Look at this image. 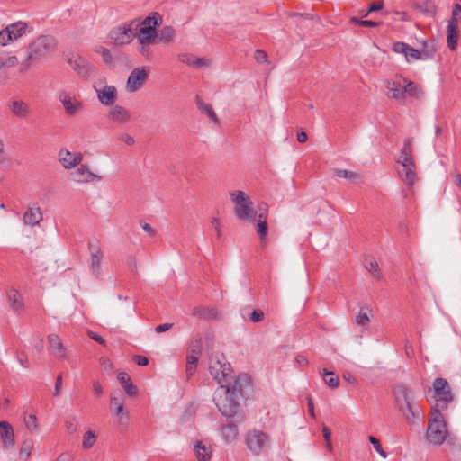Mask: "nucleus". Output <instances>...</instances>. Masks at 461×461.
Listing matches in <instances>:
<instances>
[{"label":"nucleus","mask_w":461,"mask_h":461,"mask_svg":"<svg viewBox=\"0 0 461 461\" xmlns=\"http://www.w3.org/2000/svg\"><path fill=\"white\" fill-rule=\"evenodd\" d=\"M383 8H384L383 1L374 2L369 5L368 9L366 10V14H370L371 13L381 11Z\"/></svg>","instance_id":"obj_55"},{"label":"nucleus","mask_w":461,"mask_h":461,"mask_svg":"<svg viewBox=\"0 0 461 461\" xmlns=\"http://www.w3.org/2000/svg\"><path fill=\"white\" fill-rule=\"evenodd\" d=\"M258 221L256 225L257 233L258 234L260 238V241L262 244L266 242V239L268 233V225L266 221L267 218V212L266 211L264 212H260L258 214Z\"/></svg>","instance_id":"obj_31"},{"label":"nucleus","mask_w":461,"mask_h":461,"mask_svg":"<svg viewBox=\"0 0 461 461\" xmlns=\"http://www.w3.org/2000/svg\"><path fill=\"white\" fill-rule=\"evenodd\" d=\"M11 112L19 118H25L30 113L27 104L22 100H14L9 104Z\"/></svg>","instance_id":"obj_29"},{"label":"nucleus","mask_w":461,"mask_h":461,"mask_svg":"<svg viewBox=\"0 0 461 461\" xmlns=\"http://www.w3.org/2000/svg\"><path fill=\"white\" fill-rule=\"evenodd\" d=\"M422 57L423 56L421 54L420 50L414 49V48H412L411 46L409 45L408 51H407V56H406V60L408 62H411L412 60L422 59Z\"/></svg>","instance_id":"obj_49"},{"label":"nucleus","mask_w":461,"mask_h":461,"mask_svg":"<svg viewBox=\"0 0 461 461\" xmlns=\"http://www.w3.org/2000/svg\"><path fill=\"white\" fill-rule=\"evenodd\" d=\"M254 58L258 62L264 63L267 60V54L263 50H257Z\"/></svg>","instance_id":"obj_58"},{"label":"nucleus","mask_w":461,"mask_h":461,"mask_svg":"<svg viewBox=\"0 0 461 461\" xmlns=\"http://www.w3.org/2000/svg\"><path fill=\"white\" fill-rule=\"evenodd\" d=\"M149 77V69L144 67L134 68L127 79V90L129 92H136L140 89Z\"/></svg>","instance_id":"obj_13"},{"label":"nucleus","mask_w":461,"mask_h":461,"mask_svg":"<svg viewBox=\"0 0 461 461\" xmlns=\"http://www.w3.org/2000/svg\"><path fill=\"white\" fill-rule=\"evenodd\" d=\"M88 250L91 255L103 254L98 240H93L88 242Z\"/></svg>","instance_id":"obj_53"},{"label":"nucleus","mask_w":461,"mask_h":461,"mask_svg":"<svg viewBox=\"0 0 461 461\" xmlns=\"http://www.w3.org/2000/svg\"><path fill=\"white\" fill-rule=\"evenodd\" d=\"M7 298L11 308L14 312H21L23 310V302L22 294L16 289H10L7 292Z\"/></svg>","instance_id":"obj_27"},{"label":"nucleus","mask_w":461,"mask_h":461,"mask_svg":"<svg viewBox=\"0 0 461 461\" xmlns=\"http://www.w3.org/2000/svg\"><path fill=\"white\" fill-rule=\"evenodd\" d=\"M230 195L235 203V214L240 220H249L252 216V202L243 191L230 192Z\"/></svg>","instance_id":"obj_8"},{"label":"nucleus","mask_w":461,"mask_h":461,"mask_svg":"<svg viewBox=\"0 0 461 461\" xmlns=\"http://www.w3.org/2000/svg\"><path fill=\"white\" fill-rule=\"evenodd\" d=\"M139 26L137 20L124 23L122 25L113 28L109 32L108 38L116 46L127 45L135 38Z\"/></svg>","instance_id":"obj_5"},{"label":"nucleus","mask_w":461,"mask_h":461,"mask_svg":"<svg viewBox=\"0 0 461 461\" xmlns=\"http://www.w3.org/2000/svg\"><path fill=\"white\" fill-rule=\"evenodd\" d=\"M16 357L21 366H23L25 368L29 367V360L24 352H18Z\"/></svg>","instance_id":"obj_62"},{"label":"nucleus","mask_w":461,"mask_h":461,"mask_svg":"<svg viewBox=\"0 0 461 461\" xmlns=\"http://www.w3.org/2000/svg\"><path fill=\"white\" fill-rule=\"evenodd\" d=\"M0 439L3 446L6 448L12 447L14 445V429L8 421H0Z\"/></svg>","instance_id":"obj_19"},{"label":"nucleus","mask_w":461,"mask_h":461,"mask_svg":"<svg viewBox=\"0 0 461 461\" xmlns=\"http://www.w3.org/2000/svg\"><path fill=\"white\" fill-rule=\"evenodd\" d=\"M24 423L26 428L31 431H38L39 430V424L37 420L36 414H29L28 416L24 417Z\"/></svg>","instance_id":"obj_45"},{"label":"nucleus","mask_w":461,"mask_h":461,"mask_svg":"<svg viewBox=\"0 0 461 461\" xmlns=\"http://www.w3.org/2000/svg\"><path fill=\"white\" fill-rule=\"evenodd\" d=\"M158 40L164 43H170L174 41L176 36V30L170 26L167 25L160 29L159 32H158Z\"/></svg>","instance_id":"obj_34"},{"label":"nucleus","mask_w":461,"mask_h":461,"mask_svg":"<svg viewBox=\"0 0 461 461\" xmlns=\"http://www.w3.org/2000/svg\"><path fill=\"white\" fill-rule=\"evenodd\" d=\"M368 440L369 442L373 445L374 448L375 449V451L384 458H385L387 456V454L386 452L382 448V446H381V443L379 441V439H377L374 436H369L368 437Z\"/></svg>","instance_id":"obj_50"},{"label":"nucleus","mask_w":461,"mask_h":461,"mask_svg":"<svg viewBox=\"0 0 461 461\" xmlns=\"http://www.w3.org/2000/svg\"><path fill=\"white\" fill-rule=\"evenodd\" d=\"M134 362L140 366H146L149 365V358L142 355H136L134 357Z\"/></svg>","instance_id":"obj_63"},{"label":"nucleus","mask_w":461,"mask_h":461,"mask_svg":"<svg viewBox=\"0 0 461 461\" xmlns=\"http://www.w3.org/2000/svg\"><path fill=\"white\" fill-rule=\"evenodd\" d=\"M433 418L429 420L426 438L433 445H441L447 438L448 431L440 410L432 408Z\"/></svg>","instance_id":"obj_4"},{"label":"nucleus","mask_w":461,"mask_h":461,"mask_svg":"<svg viewBox=\"0 0 461 461\" xmlns=\"http://www.w3.org/2000/svg\"><path fill=\"white\" fill-rule=\"evenodd\" d=\"M110 407L117 417V424L120 429H126L129 426V411L124 408V397L122 391L116 390L111 393Z\"/></svg>","instance_id":"obj_7"},{"label":"nucleus","mask_w":461,"mask_h":461,"mask_svg":"<svg viewBox=\"0 0 461 461\" xmlns=\"http://www.w3.org/2000/svg\"><path fill=\"white\" fill-rule=\"evenodd\" d=\"M108 118L115 122L125 123L130 120L131 114L126 108L116 104L109 112Z\"/></svg>","instance_id":"obj_24"},{"label":"nucleus","mask_w":461,"mask_h":461,"mask_svg":"<svg viewBox=\"0 0 461 461\" xmlns=\"http://www.w3.org/2000/svg\"><path fill=\"white\" fill-rule=\"evenodd\" d=\"M117 379L130 397H135L138 394L137 387L132 384L131 376L126 372H120Z\"/></svg>","instance_id":"obj_25"},{"label":"nucleus","mask_w":461,"mask_h":461,"mask_svg":"<svg viewBox=\"0 0 461 461\" xmlns=\"http://www.w3.org/2000/svg\"><path fill=\"white\" fill-rule=\"evenodd\" d=\"M189 351L192 353V355H199L202 352V337L200 335H196L192 339L190 346H189Z\"/></svg>","instance_id":"obj_44"},{"label":"nucleus","mask_w":461,"mask_h":461,"mask_svg":"<svg viewBox=\"0 0 461 461\" xmlns=\"http://www.w3.org/2000/svg\"><path fill=\"white\" fill-rule=\"evenodd\" d=\"M126 263H127V266L129 267V268L132 272L137 273L138 262L134 256H132V255L128 256L127 259H126Z\"/></svg>","instance_id":"obj_56"},{"label":"nucleus","mask_w":461,"mask_h":461,"mask_svg":"<svg viewBox=\"0 0 461 461\" xmlns=\"http://www.w3.org/2000/svg\"><path fill=\"white\" fill-rule=\"evenodd\" d=\"M102 57H103V59L105 63H111L112 60H113V55L110 51V50L106 49V48H104V47H101V51H100Z\"/></svg>","instance_id":"obj_61"},{"label":"nucleus","mask_w":461,"mask_h":461,"mask_svg":"<svg viewBox=\"0 0 461 461\" xmlns=\"http://www.w3.org/2000/svg\"><path fill=\"white\" fill-rule=\"evenodd\" d=\"M411 7L427 16L433 17L436 14V5L432 0H415Z\"/></svg>","instance_id":"obj_23"},{"label":"nucleus","mask_w":461,"mask_h":461,"mask_svg":"<svg viewBox=\"0 0 461 461\" xmlns=\"http://www.w3.org/2000/svg\"><path fill=\"white\" fill-rule=\"evenodd\" d=\"M150 44L138 43L137 50L146 59L152 58V51L149 49Z\"/></svg>","instance_id":"obj_54"},{"label":"nucleus","mask_w":461,"mask_h":461,"mask_svg":"<svg viewBox=\"0 0 461 461\" xmlns=\"http://www.w3.org/2000/svg\"><path fill=\"white\" fill-rule=\"evenodd\" d=\"M395 403L400 411L408 419H413L415 412L412 407V394L405 384H397L393 388Z\"/></svg>","instance_id":"obj_6"},{"label":"nucleus","mask_w":461,"mask_h":461,"mask_svg":"<svg viewBox=\"0 0 461 461\" xmlns=\"http://www.w3.org/2000/svg\"><path fill=\"white\" fill-rule=\"evenodd\" d=\"M102 258L103 254L91 255L90 268L96 276L100 275V264Z\"/></svg>","instance_id":"obj_46"},{"label":"nucleus","mask_w":461,"mask_h":461,"mask_svg":"<svg viewBox=\"0 0 461 461\" xmlns=\"http://www.w3.org/2000/svg\"><path fill=\"white\" fill-rule=\"evenodd\" d=\"M195 103H196V105L198 107V109L205 113L208 118L214 123L218 124L219 123V119L217 117V114L216 113L213 111L212 109V106L210 104H206L203 101V99L199 96V95H196L195 97Z\"/></svg>","instance_id":"obj_28"},{"label":"nucleus","mask_w":461,"mask_h":461,"mask_svg":"<svg viewBox=\"0 0 461 461\" xmlns=\"http://www.w3.org/2000/svg\"><path fill=\"white\" fill-rule=\"evenodd\" d=\"M406 82L407 79L402 76H395L394 78L386 80L384 85L388 90V97L403 102V85Z\"/></svg>","instance_id":"obj_14"},{"label":"nucleus","mask_w":461,"mask_h":461,"mask_svg":"<svg viewBox=\"0 0 461 461\" xmlns=\"http://www.w3.org/2000/svg\"><path fill=\"white\" fill-rule=\"evenodd\" d=\"M325 384L332 390L337 389L339 385V378L335 375L334 372L329 371L326 368L320 370Z\"/></svg>","instance_id":"obj_32"},{"label":"nucleus","mask_w":461,"mask_h":461,"mask_svg":"<svg viewBox=\"0 0 461 461\" xmlns=\"http://www.w3.org/2000/svg\"><path fill=\"white\" fill-rule=\"evenodd\" d=\"M31 455V447L28 446H23L19 452V457L21 459L26 460Z\"/></svg>","instance_id":"obj_64"},{"label":"nucleus","mask_w":461,"mask_h":461,"mask_svg":"<svg viewBox=\"0 0 461 461\" xmlns=\"http://www.w3.org/2000/svg\"><path fill=\"white\" fill-rule=\"evenodd\" d=\"M61 388H62V375L59 374L56 378L53 395L59 396L60 394Z\"/></svg>","instance_id":"obj_60"},{"label":"nucleus","mask_w":461,"mask_h":461,"mask_svg":"<svg viewBox=\"0 0 461 461\" xmlns=\"http://www.w3.org/2000/svg\"><path fill=\"white\" fill-rule=\"evenodd\" d=\"M252 389L251 377L245 373L239 374L232 383L221 384L214 393L213 401L219 411L227 418L237 417L240 412V400L247 398Z\"/></svg>","instance_id":"obj_1"},{"label":"nucleus","mask_w":461,"mask_h":461,"mask_svg":"<svg viewBox=\"0 0 461 461\" xmlns=\"http://www.w3.org/2000/svg\"><path fill=\"white\" fill-rule=\"evenodd\" d=\"M366 268L372 273V275L377 278L380 279L382 277L378 263L375 260H369L366 263Z\"/></svg>","instance_id":"obj_48"},{"label":"nucleus","mask_w":461,"mask_h":461,"mask_svg":"<svg viewBox=\"0 0 461 461\" xmlns=\"http://www.w3.org/2000/svg\"><path fill=\"white\" fill-rule=\"evenodd\" d=\"M211 223L214 228V230L216 233V238L218 240H220L221 238V228L220 220L216 217H213L211 221Z\"/></svg>","instance_id":"obj_57"},{"label":"nucleus","mask_w":461,"mask_h":461,"mask_svg":"<svg viewBox=\"0 0 461 461\" xmlns=\"http://www.w3.org/2000/svg\"><path fill=\"white\" fill-rule=\"evenodd\" d=\"M198 357L195 356V355H187L186 357V368H185V373H186V377L187 379H190L194 374L195 373L196 371V368H197V365H198Z\"/></svg>","instance_id":"obj_40"},{"label":"nucleus","mask_w":461,"mask_h":461,"mask_svg":"<svg viewBox=\"0 0 461 461\" xmlns=\"http://www.w3.org/2000/svg\"><path fill=\"white\" fill-rule=\"evenodd\" d=\"M194 452L198 461H210L212 457L211 447L203 445L201 441H197L195 444Z\"/></svg>","instance_id":"obj_33"},{"label":"nucleus","mask_w":461,"mask_h":461,"mask_svg":"<svg viewBox=\"0 0 461 461\" xmlns=\"http://www.w3.org/2000/svg\"><path fill=\"white\" fill-rule=\"evenodd\" d=\"M370 321L368 314L366 312H364V308H360V312L356 317V323L359 326H365L368 324Z\"/></svg>","instance_id":"obj_52"},{"label":"nucleus","mask_w":461,"mask_h":461,"mask_svg":"<svg viewBox=\"0 0 461 461\" xmlns=\"http://www.w3.org/2000/svg\"><path fill=\"white\" fill-rule=\"evenodd\" d=\"M322 436L327 443V447L330 449L331 448V444H330L331 431L326 425L322 426Z\"/></svg>","instance_id":"obj_59"},{"label":"nucleus","mask_w":461,"mask_h":461,"mask_svg":"<svg viewBox=\"0 0 461 461\" xmlns=\"http://www.w3.org/2000/svg\"><path fill=\"white\" fill-rule=\"evenodd\" d=\"M433 390L437 406H439L441 409H446L447 403L454 400L449 384L445 378H436L433 382Z\"/></svg>","instance_id":"obj_10"},{"label":"nucleus","mask_w":461,"mask_h":461,"mask_svg":"<svg viewBox=\"0 0 461 461\" xmlns=\"http://www.w3.org/2000/svg\"><path fill=\"white\" fill-rule=\"evenodd\" d=\"M334 174L336 176L348 179L351 183H357L361 180L359 174L347 169H334Z\"/></svg>","instance_id":"obj_38"},{"label":"nucleus","mask_w":461,"mask_h":461,"mask_svg":"<svg viewBox=\"0 0 461 461\" xmlns=\"http://www.w3.org/2000/svg\"><path fill=\"white\" fill-rule=\"evenodd\" d=\"M99 102L106 106L113 105L117 98V90L113 86H105L102 89H96Z\"/></svg>","instance_id":"obj_18"},{"label":"nucleus","mask_w":461,"mask_h":461,"mask_svg":"<svg viewBox=\"0 0 461 461\" xmlns=\"http://www.w3.org/2000/svg\"><path fill=\"white\" fill-rule=\"evenodd\" d=\"M74 179L78 183H88L94 180L100 181L101 176L91 172L86 165H81L74 173Z\"/></svg>","instance_id":"obj_21"},{"label":"nucleus","mask_w":461,"mask_h":461,"mask_svg":"<svg viewBox=\"0 0 461 461\" xmlns=\"http://www.w3.org/2000/svg\"><path fill=\"white\" fill-rule=\"evenodd\" d=\"M408 47H409V44H407L403 41H396L393 43L392 50L395 53L403 54L404 57L406 58Z\"/></svg>","instance_id":"obj_51"},{"label":"nucleus","mask_w":461,"mask_h":461,"mask_svg":"<svg viewBox=\"0 0 461 461\" xmlns=\"http://www.w3.org/2000/svg\"><path fill=\"white\" fill-rule=\"evenodd\" d=\"M249 307H246L242 310V316L245 318L248 316L249 320L254 323L260 322L264 320L265 313L260 309H255L250 313L249 312Z\"/></svg>","instance_id":"obj_39"},{"label":"nucleus","mask_w":461,"mask_h":461,"mask_svg":"<svg viewBox=\"0 0 461 461\" xmlns=\"http://www.w3.org/2000/svg\"><path fill=\"white\" fill-rule=\"evenodd\" d=\"M162 23V16L158 12L151 13L140 23L141 26H155L158 27Z\"/></svg>","instance_id":"obj_42"},{"label":"nucleus","mask_w":461,"mask_h":461,"mask_svg":"<svg viewBox=\"0 0 461 461\" xmlns=\"http://www.w3.org/2000/svg\"><path fill=\"white\" fill-rule=\"evenodd\" d=\"M397 162L403 167L402 171H399L400 176L407 185H411L416 180V166L412 158V140L411 139L404 140Z\"/></svg>","instance_id":"obj_3"},{"label":"nucleus","mask_w":461,"mask_h":461,"mask_svg":"<svg viewBox=\"0 0 461 461\" xmlns=\"http://www.w3.org/2000/svg\"><path fill=\"white\" fill-rule=\"evenodd\" d=\"M42 220L41 208L37 203L29 205L27 211L23 214V222L25 225L35 226Z\"/></svg>","instance_id":"obj_20"},{"label":"nucleus","mask_w":461,"mask_h":461,"mask_svg":"<svg viewBox=\"0 0 461 461\" xmlns=\"http://www.w3.org/2000/svg\"><path fill=\"white\" fill-rule=\"evenodd\" d=\"M245 443L254 456H259L269 444V436L259 429L249 430L245 436Z\"/></svg>","instance_id":"obj_9"},{"label":"nucleus","mask_w":461,"mask_h":461,"mask_svg":"<svg viewBox=\"0 0 461 461\" xmlns=\"http://www.w3.org/2000/svg\"><path fill=\"white\" fill-rule=\"evenodd\" d=\"M458 28H447V47L451 51H454L457 48L458 42Z\"/></svg>","instance_id":"obj_37"},{"label":"nucleus","mask_w":461,"mask_h":461,"mask_svg":"<svg viewBox=\"0 0 461 461\" xmlns=\"http://www.w3.org/2000/svg\"><path fill=\"white\" fill-rule=\"evenodd\" d=\"M221 359L217 357L214 362H212L209 367L210 374L213 378L219 383H230L229 381V373H224V370H221Z\"/></svg>","instance_id":"obj_22"},{"label":"nucleus","mask_w":461,"mask_h":461,"mask_svg":"<svg viewBox=\"0 0 461 461\" xmlns=\"http://www.w3.org/2000/svg\"><path fill=\"white\" fill-rule=\"evenodd\" d=\"M59 100L64 106L65 112L68 116H73L77 113L83 107L80 101H77L75 97L66 91H61L59 94Z\"/></svg>","instance_id":"obj_15"},{"label":"nucleus","mask_w":461,"mask_h":461,"mask_svg":"<svg viewBox=\"0 0 461 461\" xmlns=\"http://www.w3.org/2000/svg\"><path fill=\"white\" fill-rule=\"evenodd\" d=\"M349 23L363 27H378L381 24L380 22H375L372 20H363L361 18H357L355 16L349 19Z\"/></svg>","instance_id":"obj_43"},{"label":"nucleus","mask_w":461,"mask_h":461,"mask_svg":"<svg viewBox=\"0 0 461 461\" xmlns=\"http://www.w3.org/2000/svg\"><path fill=\"white\" fill-rule=\"evenodd\" d=\"M48 341L50 348L53 349V355L58 358L64 359L66 357V348L59 337L56 334H50L48 336Z\"/></svg>","instance_id":"obj_26"},{"label":"nucleus","mask_w":461,"mask_h":461,"mask_svg":"<svg viewBox=\"0 0 461 461\" xmlns=\"http://www.w3.org/2000/svg\"><path fill=\"white\" fill-rule=\"evenodd\" d=\"M27 28V23L22 21L7 25L0 31V45L6 46L18 40L26 32Z\"/></svg>","instance_id":"obj_11"},{"label":"nucleus","mask_w":461,"mask_h":461,"mask_svg":"<svg viewBox=\"0 0 461 461\" xmlns=\"http://www.w3.org/2000/svg\"><path fill=\"white\" fill-rule=\"evenodd\" d=\"M407 95L420 98L423 95V92L418 84L413 81H407L403 85V102Z\"/></svg>","instance_id":"obj_30"},{"label":"nucleus","mask_w":461,"mask_h":461,"mask_svg":"<svg viewBox=\"0 0 461 461\" xmlns=\"http://www.w3.org/2000/svg\"><path fill=\"white\" fill-rule=\"evenodd\" d=\"M193 315L200 319L210 320L216 317L217 311L214 308L195 307L193 310Z\"/></svg>","instance_id":"obj_35"},{"label":"nucleus","mask_w":461,"mask_h":461,"mask_svg":"<svg viewBox=\"0 0 461 461\" xmlns=\"http://www.w3.org/2000/svg\"><path fill=\"white\" fill-rule=\"evenodd\" d=\"M222 436L227 442L233 441L238 434V427L234 423H229L221 429Z\"/></svg>","instance_id":"obj_41"},{"label":"nucleus","mask_w":461,"mask_h":461,"mask_svg":"<svg viewBox=\"0 0 461 461\" xmlns=\"http://www.w3.org/2000/svg\"><path fill=\"white\" fill-rule=\"evenodd\" d=\"M158 36L157 27L140 25L135 38H137L138 43L153 44L156 43Z\"/></svg>","instance_id":"obj_16"},{"label":"nucleus","mask_w":461,"mask_h":461,"mask_svg":"<svg viewBox=\"0 0 461 461\" xmlns=\"http://www.w3.org/2000/svg\"><path fill=\"white\" fill-rule=\"evenodd\" d=\"M73 70L83 78H89L95 75V68L80 55H73L68 59Z\"/></svg>","instance_id":"obj_12"},{"label":"nucleus","mask_w":461,"mask_h":461,"mask_svg":"<svg viewBox=\"0 0 461 461\" xmlns=\"http://www.w3.org/2000/svg\"><path fill=\"white\" fill-rule=\"evenodd\" d=\"M57 40L51 35H40L28 45L27 57L22 62L23 68L27 69L35 61L47 57L57 49Z\"/></svg>","instance_id":"obj_2"},{"label":"nucleus","mask_w":461,"mask_h":461,"mask_svg":"<svg viewBox=\"0 0 461 461\" xmlns=\"http://www.w3.org/2000/svg\"><path fill=\"white\" fill-rule=\"evenodd\" d=\"M420 51L422 54V60L432 59L436 53V47L434 42L423 40L421 41Z\"/></svg>","instance_id":"obj_36"},{"label":"nucleus","mask_w":461,"mask_h":461,"mask_svg":"<svg viewBox=\"0 0 461 461\" xmlns=\"http://www.w3.org/2000/svg\"><path fill=\"white\" fill-rule=\"evenodd\" d=\"M95 438H96V437L93 431H91V430L86 431L84 435V439H83V444H82L83 448H85V449L91 448L95 442Z\"/></svg>","instance_id":"obj_47"},{"label":"nucleus","mask_w":461,"mask_h":461,"mask_svg":"<svg viewBox=\"0 0 461 461\" xmlns=\"http://www.w3.org/2000/svg\"><path fill=\"white\" fill-rule=\"evenodd\" d=\"M59 158L62 166L68 169L75 167L83 160V155L81 153H71L63 149L59 150Z\"/></svg>","instance_id":"obj_17"}]
</instances>
